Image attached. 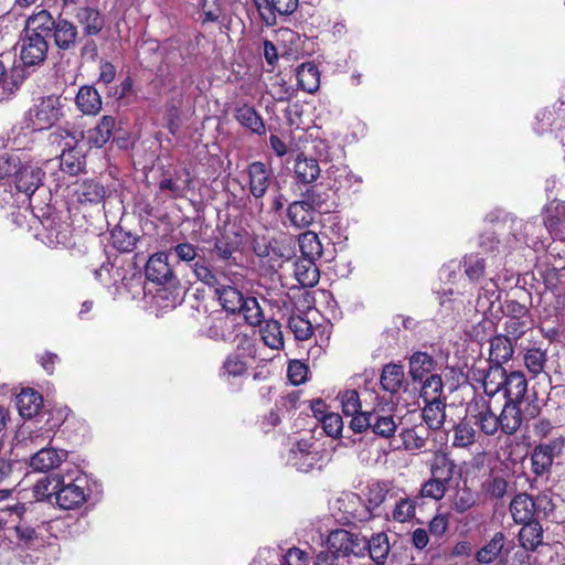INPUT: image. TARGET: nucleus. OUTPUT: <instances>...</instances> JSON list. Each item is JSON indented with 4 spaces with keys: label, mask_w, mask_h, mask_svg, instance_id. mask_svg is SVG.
Listing matches in <instances>:
<instances>
[{
    "label": "nucleus",
    "mask_w": 565,
    "mask_h": 565,
    "mask_svg": "<svg viewBox=\"0 0 565 565\" xmlns=\"http://www.w3.org/2000/svg\"><path fill=\"white\" fill-rule=\"evenodd\" d=\"M397 429V423L395 416L386 414L382 411H373L371 415V430L382 437H392Z\"/></svg>",
    "instance_id": "33"
},
{
    "label": "nucleus",
    "mask_w": 565,
    "mask_h": 565,
    "mask_svg": "<svg viewBox=\"0 0 565 565\" xmlns=\"http://www.w3.org/2000/svg\"><path fill=\"white\" fill-rule=\"evenodd\" d=\"M523 524L519 533V541L525 550L534 551L543 543L542 525L537 521H529Z\"/></svg>",
    "instance_id": "35"
},
{
    "label": "nucleus",
    "mask_w": 565,
    "mask_h": 565,
    "mask_svg": "<svg viewBox=\"0 0 565 565\" xmlns=\"http://www.w3.org/2000/svg\"><path fill=\"white\" fill-rule=\"evenodd\" d=\"M7 511L15 514L20 519L18 524L14 526V532L19 544L28 548L36 546L41 541L39 527L32 526L23 519V514L26 511L25 504H14L9 507Z\"/></svg>",
    "instance_id": "7"
},
{
    "label": "nucleus",
    "mask_w": 565,
    "mask_h": 565,
    "mask_svg": "<svg viewBox=\"0 0 565 565\" xmlns=\"http://www.w3.org/2000/svg\"><path fill=\"white\" fill-rule=\"evenodd\" d=\"M446 489L447 484L430 477V479L422 484L419 497L439 501L445 497Z\"/></svg>",
    "instance_id": "59"
},
{
    "label": "nucleus",
    "mask_w": 565,
    "mask_h": 565,
    "mask_svg": "<svg viewBox=\"0 0 565 565\" xmlns=\"http://www.w3.org/2000/svg\"><path fill=\"white\" fill-rule=\"evenodd\" d=\"M76 106L85 115H96L102 109V98L93 86H82L75 98Z\"/></svg>",
    "instance_id": "26"
},
{
    "label": "nucleus",
    "mask_w": 565,
    "mask_h": 565,
    "mask_svg": "<svg viewBox=\"0 0 565 565\" xmlns=\"http://www.w3.org/2000/svg\"><path fill=\"white\" fill-rule=\"evenodd\" d=\"M294 172L297 182L301 184H311L319 178L321 169L315 158L299 154L295 160Z\"/></svg>",
    "instance_id": "20"
},
{
    "label": "nucleus",
    "mask_w": 565,
    "mask_h": 565,
    "mask_svg": "<svg viewBox=\"0 0 565 565\" xmlns=\"http://www.w3.org/2000/svg\"><path fill=\"white\" fill-rule=\"evenodd\" d=\"M342 412L347 416L356 415L361 411L359 393L355 390H347L339 396Z\"/></svg>",
    "instance_id": "60"
},
{
    "label": "nucleus",
    "mask_w": 565,
    "mask_h": 565,
    "mask_svg": "<svg viewBox=\"0 0 565 565\" xmlns=\"http://www.w3.org/2000/svg\"><path fill=\"white\" fill-rule=\"evenodd\" d=\"M527 391V381L521 371H513L505 375L503 395L505 402L521 405Z\"/></svg>",
    "instance_id": "14"
},
{
    "label": "nucleus",
    "mask_w": 565,
    "mask_h": 565,
    "mask_svg": "<svg viewBox=\"0 0 565 565\" xmlns=\"http://www.w3.org/2000/svg\"><path fill=\"white\" fill-rule=\"evenodd\" d=\"M533 320L531 317H525V319H514V318H505L504 322V331L507 338H510L512 341L516 342L521 339L529 330L532 329Z\"/></svg>",
    "instance_id": "52"
},
{
    "label": "nucleus",
    "mask_w": 565,
    "mask_h": 565,
    "mask_svg": "<svg viewBox=\"0 0 565 565\" xmlns=\"http://www.w3.org/2000/svg\"><path fill=\"white\" fill-rule=\"evenodd\" d=\"M287 216L292 226L303 228L313 222L316 209L301 199L289 204Z\"/></svg>",
    "instance_id": "21"
},
{
    "label": "nucleus",
    "mask_w": 565,
    "mask_h": 565,
    "mask_svg": "<svg viewBox=\"0 0 565 565\" xmlns=\"http://www.w3.org/2000/svg\"><path fill=\"white\" fill-rule=\"evenodd\" d=\"M288 328L298 341L308 340L313 333V327L308 319L299 315H291L288 319Z\"/></svg>",
    "instance_id": "56"
},
{
    "label": "nucleus",
    "mask_w": 565,
    "mask_h": 565,
    "mask_svg": "<svg viewBox=\"0 0 565 565\" xmlns=\"http://www.w3.org/2000/svg\"><path fill=\"white\" fill-rule=\"evenodd\" d=\"M116 120L111 116H103L99 122L89 131V141L96 147H103L111 137Z\"/></svg>",
    "instance_id": "43"
},
{
    "label": "nucleus",
    "mask_w": 565,
    "mask_h": 565,
    "mask_svg": "<svg viewBox=\"0 0 565 565\" xmlns=\"http://www.w3.org/2000/svg\"><path fill=\"white\" fill-rule=\"evenodd\" d=\"M422 384L420 396L426 401H440V396L444 391V383L439 374H430L423 381H418Z\"/></svg>",
    "instance_id": "46"
},
{
    "label": "nucleus",
    "mask_w": 565,
    "mask_h": 565,
    "mask_svg": "<svg viewBox=\"0 0 565 565\" xmlns=\"http://www.w3.org/2000/svg\"><path fill=\"white\" fill-rule=\"evenodd\" d=\"M215 295L223 309L231 313H237L248 296H245L238 288L231 285L216 287Z\"/></svg>",
    "instance_id": "22"
},
{
    "label": "nucleus",
    "mask_w": 565,
    "mask_h": 565,
    "mask_svg": "<svg viewBox=\"0 0 565 565\" xmlns=\"http://www.w3.org/2000/svg\"><path fill=\"white\" fill-rule=\"evenodd\" d=\"M465 274L471 281H478L486 271V260L478 255L465 256L462 260Z\"/></svg>",
    "instance_id": "57"
},
{
    "label": "nucleus",
    "mask_w": 565,
    "mask_h": 565,
    "mask_svg": "<svg viewBox=\"0 0 565 565\" xmlns=\"http://www.w3.org/2000/svg\"><path fill=\"white\" fill-rule=\"evenodd\" d=\"M166 252H158L151 255L145 266L146 278L157 285L175 287L179 280L173 273Z\"/></svg>",
    "instance_id": "6"
},
{
    "label": "nucleus",
    "mask_w": 565,
    "mask_h": 565,
    "mask_svg": "<svg viewBox=\"0 0 565 565\" xmlns=\"http://www.w3.org/2000/svg\"><path fill=\"white\" fill-rule=\"evenodd\" d=\"M77 22L83 28L85 36L98 35L105 26L103 13L93 7H79L75 13Z\"/></svg>",
    "instance_id": "12"
},
{
    "label": "nucleus",
    "mask_w": 565,
    "mask_h": 565,
    "mask_svg": "<svg viewBox=\"0 0 565 565\" xmlns=\"http://www.w3.org/2000/svg\"><path fill=\"white\" fill-rule=\"evenodd\" d=\"M260 334L264 343L270 349L279 350L284 347L281 326L278 321H266L265 326L260 329Z\"/></svg>",
    "instance_id": "47"
},
{
    "label": "nucleus",
    "mask_w": 565,
    "mask_h": 565,
    "mask_svg": "<svg viewBox=\"0 0 565 565\" xmlns=\"http://www.w3.org/2000/svg\"><path fill=\"white\" fill-rule=\"evenodd\" d=\"M43 177L44 172L42 169L31 164H24L20 161V168L17 172L14 184L19 192L31 196L42 184Z\"/></svg>",
    "instance_id": "10"
},
{
    "label": "nucleus",
    "mask_w": 565,
    "mask_h": 565,
    "mask_svg": "<svg viewBox=\"0 0 565 565\" xmlns=\"http://www.w3.org/2000/svg\"><path fill=\"white\" fill-rule=\"evenodd\" d=\"M242 307L244 308L238 310L237 313L243 315L246 323L253 327L260 326L263 323L264 312L255 297L248 296Z\"/></svg>",
    "instance_id": "54"
},
{
    "label": "nucleus",
    "mask_w": 565,
    "mask_h": 565,
    "mask_svg": "<svg viewBox=\"0 0 565 565\" xmlns=\"http://www.w3.org/2000/svg\"><path fill=\"white\" fill-rule=\"evenodd\" d=\"M546 212L544 224L550 233H555L559 222L565 221V202L553 200L546 205Z\"/></svg>",
    "instance_id": "55"
},
{
    "label": "nucleus",
    "mask_w": 565,
    "mask_h": 565,
    "mask_svg": "<svg viewBox=\"0 0 565 565\" xmlns=\"http://www.w3.org/2000/svg\"><path fill=\"white\" fill-rule=\"evenodd\" d=\"M416 508V498H399L392 510V519L399 523L408 522L415 518Z\"/></svg>",
    "instance_id": "45"
},
{
    "label": "nucleus",
    "mask_w": 565,
    "mask_h": 565,
    "mask_svg": "<svg viewBox=\"0 0 565 565\" xmlns=\"http://www.w3.org/2000/svg\"><path fill=\"white\" fill-rule=\"evenodd\" d=\"M327 543L328 547L342 559L350 555L363 556L366 552V539L344 529L332 531Z\"/></svg>",
    "instance_id": "5"
},
{
    "label": "nucleus",
    "mask_w": 565,
    "mask_h": 565,
    "mask_svg": "<svg viewBox=\"0 0 565 565\" xmlns=\"http://www.w3.org/2000/svg\"><path fill=\"white\" fill-rule=\"evenodd\" d=\"M429 470L431 478L448 486L454 478L456 463L446 452L437 451L434 454Z\"/></svg>",
    "instance_id": "18"
},
{
    "label": "nucleus",
    "mask_w": 565,
    "mask_h": 565,
    "mask_svg": "<svg viewBox=\"0 0 565 565\" xmlns=\"http://www.w3.org/2000/svg\"><path fill=\"white\" fill-rule=\"evenodd\" d=\"M508 481L499 475H490L481 484V490L489 499H502L508 492Z\"/></svg>",
    "instance_id": "49"
},
{
    "label": "nucleus",
    "mask_w": 565,
    "mask_h": 565,
    "mask_svg": "<svg viewBox=\"0 0 565 565\" xmlns=\"http://www.w3.org/2000/svg\"><path fill=\"white\" fill-rule=\"evenodd\" d=\"M329 190L334 192L341 189H351L354 184L361 182V179L354 175L348 166L333 164L326 171Z\"/></svg>",
    "instance_id": "15"
},
{
    "label": "nucleus",
    "mask_w": 565,
    "mask_h": 565,
    "mask_svg": "<svg viewBox=\"0 0 565 565\" xmlns=\"http://www.w3.org/2000/svg\"><path fill=\"white\" fill-rule=\"evenodd\" d=\"M193 273L200 281H202L209 287L214 288V292L216 291V287H220L222 285L218 281L216 275L204 263L196 260L193 265Z\"/></svg>",
    "instance_id": "61"
},
{
    "label": "nucleus",
    "mask_w": 565,
    "mask_h": 565,
    "mask_svg": "<svg viewBox=\"0 0 565 565\" xmlns=\"http://www.w3.org/2000/svg\"><path fill=\"white\" fill-rule=\"evenodd\" d=\"M233 324L228 317L213 312L205 317L201 332L214 341H227L232 337Z\"/></svg>",
    "instance_id": "9"
},
{
    "label": "nucleus",
    "mask_w": 565,
    "mask_h": 565,
    "mask_svg": "<svg viewBox=\"0 0 565 565\" xmlns=\"http://www.w3.org/2000/svg\"><path fill=\"white\" fill-rule=\"evenodd\" d=\"M477 431L467 422H460L454 428L452 446L456 448H467L475 444Z\"/></svg>",
    "instance_id": "53"
},
{
    "label": "nucleus",
    "mask_w": 565,
    "mask_h": 565,
    "mask_svg": "<svg viewBox=\"0 0 565 565\" xmlns=\"http://www.w3.org/2000/svg\"><path fill=\"white\" fill-rule=\"evenodd\" d=\"M388 537L385 533H377L372 535L370 540H366V551H369L370 557L377 565H383L390 553Z\"/></svg>",
    "instance_id": "38"
},
{
    "label": "nucleus",
    "mask_w": 565,
    "mask_h": 565,
    "mask_svg": "<svg viewBox=\"0 0 565 565\" xmlns=\"http://www.w3.org/2000/svg\"><path fill=\"white\" fill-rule=\"evenodd\" d=\"M106 189L102 182L95 179L82 181L75 190V195L81 204L97 205L106 198Z\"/></svg>",
    "instance_id": "16"
},
{
    "label": "nucleus",
    "mask_w": 565,
    "mask_h": 565,
    "mask_svg": "<svg viewBox=\"0 0 565 565\" xmlns=\"http://www.w3.org/2000/svg\"><path fill=\"white\" fill-rule=\"evenodd\" d=\"M422 409L423 420L429 429L438 430L443 427L446 419V404L440 401H426Z\"/></svg>",
    "instance_id": "30"
},
{
    "label": "nucleus",
    "mask_w": 565,
    "mask_h": 565,
    "mask_svg": "<svg viewBox=\"0 0 565 565\" xmlns=\"http://www.w3.org/2000/svg\"><path fill=\"white\" fill-rule=\"evenodd\" d=\"M513 342L503 334L493 337L490 341V361L501 366L508 362L514 353Z\"/></svg>",
    "instance_id": "28"
},
{
    "label": "nucleus",
    "mask_w": 565,
    "mask_h": 565,
    "mask_svg": "<svg viewBox=\"0 0 565 565\" xmlns=\"http://www.w3.org/2000/svg\"><path fill=\"white\" fill-rule=\"evenodd\" d=\"M510 512L515 523L533 521L535 513L534 500L527 493L516 494L510 503Z\"/></svg>",
    "instance_id": "24"
},
{
    "label": "nucleus",
    "mask_w": 565,
    "mask_h": 565,
    "mask_svg": "<svg viewBox=\"0 0 565 565\" xmlns=\"http://www.w3.org/2000/svg\"><path fill=\"white\" fill-rule=\"evenodd\" d=\"M21 159L15 154L0 156V182L4 180H15L17 172L20 168Z\"/></svg>",
    "instance_id": "58"
},
{
    "label": "nucleus",
    "mask_w": 565,
    "mask_h": 565,
    "mask_svg": "<svg viewBox=\"0 0 565 565\" xmlns=\"http://www.w3.org/2000/svg\"><path fill=\"white\" fill-rule=\"evenodd\" d=\"M235 118L242 126L250 129L257 135H263L265 132L264 121L254 107L248 105L238 107L235 111Z\"/></svg>",
    "instance_id": "39"
},
{
    "label": "nucleus",
    "mask_w": 565,
    "mask_h": 565,
    "mask_svg": "<svg viewBox=\"0 0 565 565\" xmlns=\"http://www.w3.org/2000/svg\"><path fill=\"white\" fill-rule=\"evenodd\" d=\"M478 503V494L466 483L458 487L451 497V509L457 513H465L476 507Z\"/></svg>",
    "instance_id": "36"
},
{
    "label": "nucleus",
    "mask_w": 565,
    "mask_h": 565,
    "mask_svg": "<svg viewBox=\"0 0 565 565\" xmlns=\"http://www.w3.org/2000/svg\"><path fill=\"white\" fill-rule=\"evenodd\" d=\"M316 262L317 260L301 257L295 262L294 274L297 281L302 287H313L318 284L320 273Z\"/></svg>",
    "instance_id": "27"
},
{
    "label": "nucleus",
    "mask_w": 565,
    "mask_h": 565,
    "mask_svg": "<svg viewBox=\"0 0 565 565\" xmlns=\"http://www.w3.org/2000/svg\"><path fill=\"white\" fill-rule=\"evenodd\" d=\"M41 30V24L32 13L25 20V25L20 38V60L23 66L35 67L42 65L49 53L47 36Z\"/></svg>",
    "instance_id": "1"
},
{
    "label": "nucleus",
    "mask_w": 565,
    "mask_h": 565,
    "mask_svg": "<svg viewBox=\"0 0 565 565\" xmlns=\"http://www.w3.org/2000/svg\"><path fill=\"white\" fill-rule=\"evenodd\" d=\"M298 7V0H270V10L263 13V20L267 25L276 24V13L280 15L291 14Z\"/></svg>",
    "instance_id": "50"
},
{
    "label": "nucleus",
    "mask_w": 565,
    "mask_h": 565,
    "mask_svg": "<svg viewBox=\"0 0 565 565\" xmlns=\"http://www.w3.org/2000/svg\"><path fill=\"white\" fill-rule=\"evenodd\" d=\"M299 87L307 93H315L320 86V73L316 64L308 62L297 67Z\"/></svg>",
    "instance_id": "32"
},
{
    "label": "nucleus",
    "mask_w": 565,
    "mask_h": 565,
    "mask_svg": "<svg viewBox=\"0 0 565 565\" xmlns=\"http://www.w3.org/2000/svg\"><path fill=\"white\" fill-rule=\"evenodd\" d=\"M183 184L179 180L172 178H164L159 182V191L167 193L170 199L183 198L185 195L186 184Z\"/></svg>",
    "instance_id": "63"
},
{
    "label": "nucleus",
    "mask_w": 565,
    "mask_h": 565,
    "mask_svg": "<svg viewBox=\"0 0 565 565\" xmlns=\"http://www.w3.org/2000/svg\"><path fill=\"white\" fill-rule=\"evenodd\" d=\"M475 424L487 436H493L500 430L499 416L493 413L488 401H482L478 413L473 416Z\"/></svg>",
    "instance_id": "29"
},
{
    "label": "nucleus",
    "mask_w": 565,
    "mask_h": 565,
    "mask_svg": "<svg viewBox=\"0 0 565 565\" xmlns=\"http://www.w3.org/2000/svg\"><path fill=\"white\" fill-rule=\"evenodd\" d=\"M403 445L407 450H418L425 447L428 431L424 428L413 427L401 433Z\"/></svg>",
    "instance_id": "51"
},
{
    "label": "nucleus",
    "mask_w": 565,
    "mask_h": 565,
    "mask_svg": "<svg viewBox=\"0 0 565 565\" xmlns=\"http://www.w3.org/2000/svg\"><path fill=\"white\" fill-rule=\"evenodd\" d=\"M523 362L532 376L541 374L547 362V349L541 345H529L523 349Z\"/></svg>",
    "instance_id": "25"
},
{
    "label": "nucleus",
    "mask_w": 565,
    "mask_h": 565,
    "mask_svg": "<svg viewBox=\"0 0 565 565\" xmlns=\"http://www.w3.org/2000/svg\"><path fill=\"white\" fill-rule=\"evenodd\" d=\"M532 471L535 476H543L550 471V469L553 466L552 459H550L548 456H546L542 449H539L537 447L534 448L532 457Z\"/></svg>",
    "instance_id": "64"
},
{
    "label": "nucleus",
    "mask_w": 565,
    "mask_h": 565,
    "mask_svg": "<svg viewBox=\"0 0 565 565\" xmlns=\"http://www.w3.org/2000/svg\"><path fill=\"white\" fill-rule=\"evenodd\" d=\"M301 258L318 260L322 255V244L312 231H307L299 235L298 238Z\"/></svg>",
    "instance_id": "40"
},
{
    "label": "nucleus",
    "mask_w": 565,
    "mask_h": 565,
    "mask_svg": "<svg viewBox=\"0 0 565 565\" xmlns=\"http://www.w3.org/2000/svg\"><path fill=\"white\" fill-rule=\"evenodd\" d=\"M111 237L114 247L119 252L128 253L136 247L137 238L121 228L114 231Z\"/></svg>",
    "instance_id": "62"
},
{
    "label": "nucleus",
    "mask_w": 565,
    "mask_h": 565,
    "mask_svg": "<svg viewBox=\"0 0 565 565\" xmlns=\"http://www.w3.org/2000/svg\"><path fill=\"white\" fill-rule=\"evenodd\" d=\"M507 371L501 365H490L483 375V391L488 396H494L503 391Z\"/></svg>",
    "instance_id": "41"
},
{
    "label": "nucleus",
    "mask_w": 565,
    "mask_h": 565,
    "mask_svg": "<svg viewBox=\"0 0 565 565\" xmlns=\"http://www.w3.org/2000/svg\"><path fill=\"white\" fill-rule=\"evenodd\" d=\"M380 382L384 391L390 393H397L405 382V373L403 366L395 363H388L384 365Z\"/></svg>",
    "instance_id": "31"
},
{
    "label": "nucleus",
    "mask_w": 565,
    "mask_h": 565,
    "mask_svg": "<svg viewBox=\"0 0 565 565\" xmlns=\"http://www.w3.org/2000/svg\"><path fill=\"white\" fill-rule=\"evenodd\" d=\"M61 98L56 95L39 97L25 113L26 128L41 131L53 127L63 116Z\"/></svg>",
    "instance_id": "3"
},
{
    "label": "nucleus",
    "mask_w": 565,
    "mask_h": 565,
    "mask_svg": "<svg viewBox=\"0 0 565 565\" xmlns=\"http://www.w3.org/2000/svg\"><path fill=\"white\" fill-rule=\"evenodd\" d=\"M46 490L50 489L49 495H54L56 504L64 510L78 508L86 501V493L83 487L84 479L76 478L66 480L65 477L54 475L46 478Z\"/></svg>",
    "instance_id": "4"
},
{
    "label": "nucleus",
    "mask_w": 565,
    "mask_h": 565,
    "mask_svg": "<svg viewBox=\"0 0 565 565\" xmlns=\"http://www.w3.org/2000/svg\"><path fill=\"white\" fill-rule=\"evenodd\" d=\"M330 191L328 183L312 184L302 193V199L316 210L321 209L329 201Z\"/></svg>",
    "instance_id": "48"
},
{
    "label": "nucleus",
    "mask_w": 565,
    "mask_h": 565,
    "mask_svg": "<svg viewBox=\"0 0 565 565\" xmlns=\"http://www.w3.org/2000/svg\"><path fill=\"white\" fill-rule=\"evenodd\" d=\"M67 457V452L64 450H57L55 448L41 447L30 458V467L39 472H46L57 468Z\"/></svg>",
    "instance_id": "11"
},
{
    "label": "nucleus",
    "mask_w": 565,
    "mask_h": 565,
    "mask_svg": "<svg viewBox=\"0 0 565 565\" xmlns=\"http://www.w3.org/2000/svg\"><path fill=\"white\" fill-rule=\"evenodd\" d=\"M505 542V535L497 532L492 539L476 553V559L481 564L494 562L501 554Z\"/></svg>",
    "instance_id": "37"
},
{
    "label": "nucleus",
    "mask_w": 565,
    "mask_h": 565,
    "mask_svg": "<svg viewBox=\"0 0 565 565\" xmlns=\"http://www.w3.org/2000/svg\"><path fill=\"white\" fill-rule=\"evenodd\" d=\"M40 24L41 30L49 39H52L54 45L64 52L75 50L81 41L78 26L61 14L53 17L51 12L41 9L34 12Z\"/></svg>",
    "instance_id": "2"
},
{
    "label": "nucleus",
    "mask_w": 565,
    "mask_h": 565,
    "mask_svg": "<svg viewBox=\"0 0 565 565\" xmlns=\"http://www.w3.org/2000/svg\"><path fill=\"white\" fill-rule=\"evenodd\" d=\"M49 143L52 147H55L57 151L61 153L67 151H74L77 143L78 138L75 132L64 128L57 127L49 135Z\"/></svg>",
    "instance_id": "34"
},
{
    "label": "nucleus",
    "mask_w": 565,
    "mask_h": 565,
    "mask_svg": "<svg viewBox=\"0 0 565 565\" xmlns=\"http://www.w3.org/2000/svg\"><path fill=\"white\" fill-rule=\"evenodd\" d=\"M391 490L390 483L386 481H372L366 487V501L367 510L374 511L386 500L387 493Z\"/></svg>",
    "instance_id": "44"
},
{
    "label": "nucleus",
    "mask_w": 565,
    "mask_h": 565,
    "mask_svg": "<svg viewBox=\"0 0 565 565\" xmlns=\"http://www.w3.org/2000/svg\"><path fill=\"white\" fill-rule=\"evenodd\" d=\"M499 416L500 430L505 435L515 434L523 423L521 405L505 402Z\"/></svg>",
    "instance_id": "19"
},
{
    "label": "nucleus",
    "mask_w": 565,
    "mask_h": 565,
    "mask_svg": "<svg viewBox=\"0 0 565 565\" xmlns=\"http://www.w3.org/2000/svg\"><path fill=\"white\" fill-rule=\"evenodd\" d=\"M23 67H12L9 72L0 61V102L9 99L25 79Z\"/></svg>",
    "instance_id": "13"
},
{
    "label": "nucleus",
    "mask_w": 565,
    "mask_h": 565,
    "mask_svg": "<svg viewBox=\"0 0 565 565\" xmlns=\"http://www.w3.org/2000/svg\"><path fill=\"white\" fill-rule=\"evenodd\" d=\"M249 179V192L256 199H262L273 180L271 170L263 162H252L247 168Z\"/></svg>",
    "instance_id": "8"
},
{
    "label": "nucleus",
    "mask_w": 565,
    "mask_h": 565,
    "mask_svg": "<svg viewBox=\"0 0 565 565\" xmlns=\"http://www.w3.org/2000/svg\"><path fill=\"white\" fill-rule=\"evenodd\" d=\"M437 361L427 352L417 351L409 358V375L414 383L434 374Z\"/></svg>",
    "instance_id": "17"
},
{
    "label": "nucleus",
    "mask_w": 565,
    "mask_h": 565,
    "mask_svg": "<svg viewBox=\"0 0 565 565\" xmlns=\"http://www.w3.org/2000/svg\"><path fill=\"white\" fill-rule=\"evenodd\" d=\"M247 366L245 362L236 354H230L220 369V377L231 383L232 379L242 377L246 374Z\"/></svg>",
    "instance_id": "42"
},
{
    "label": "nucleus",
    "mask_w": 565,
    "mask_h": 565,
    "mask_svg": "<svg viewBox=\"0 0 565 565\" xmlns=\"http://www.w3.org/2000/svg\"><path fill=\"white\" fill-rule=\"evenodd\" d=\"M43 406V398L33 388L22 390L17 396V407L23 418H32L39 414Z\"/></svg>",
    "instance_id": "23"
}]
</instances>
